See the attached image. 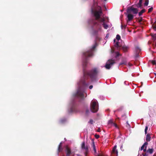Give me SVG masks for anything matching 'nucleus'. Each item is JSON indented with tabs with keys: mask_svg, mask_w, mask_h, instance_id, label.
Instances as JSON below:
<instances>
[{
	"mask_svg": "<svg viewBox=\"0 0 156 156\" xmlns=\"http://www.w3.org/2000/svg\"><path fill=\"white\" fill-rule=\"evenodd\" d=\"M113 122L112 120L110 119V120L108 122V123L109 124H112V125L113 123Z\"/></svg>",
	"mask_w": 156,
	"mask_h": 156,
	"instance_id": "obj_32",
	"label": "nucleus"
},
{
	"mask_svg": "<svg viewBox=\"0 0 156 156\" xmlns=\"http://www.w3.org/2000/svg\"><path fill=\"white\" fill-rule=\"evenodd\" d=\"M153 10V7H151L148 9V12L150 13L152 12Z\"/></svg>",
	"mask_w": 156,
	"mask_h": 156,
	"instance_id": "obj_27",
	"label": "nucleus"
},
{
	"mask_svg": "<svg viewBox=\"0 0 156 156\" xmlns=\"http://www.w3.org/2000/svg\"><path fill=\"white\" fill-rule=\"evenodd\" d=\"M143 0H140L139 3L136 5H135L138 8H141L142 6V3Z\"/></svg>",
	"mask_w": 156,
	"mask_h": 156,
	"instance_id": "obj_10",
	"label": "nucleus"
},
{
	"mask_svg": "<svg viewBox=\"0 0 156 156\" xmlns=\"http://www.w3.org/2000/svg\"><path fill=\"white\" fill-rule=\"evenodd\" d=\"M151 63L153 65H156V62L155 60H152L151 61Z\"/></svg>",
	"mask_w": 156,
	"mask_h": 156,
	"instance_id": "obj_33",
	"label": "nucleus"
},
{
	"mask_svg": "<svg viewBox=\"0 0 156 156\" xmlns=\"http://www.w3.org/2000/svg\"><path fill=\"white\" fill-rule=\"evenodd\" d=\"M146 140L147 141H149L151 140V136L149 134H147L146 135Z\"/></svg>",
	"mask_w": 156,
	"mask_h": 156,
	"instance_id": "obj_15",
	"label": "nucleus"
},
{
	"mask_svg": "<svg viewBox=\"0 0 156 156\" xmlns=\"http://www.w3.org/2000/svg\"><path fill=\"white\" fill-rule=\"evenodd\" d=\"M120 36L119 35L117 34L116 36V39L118 40H119L120 39Z\"/></svg>",
	"mask_w": 156,
	"mask_h": 156,
	"instance_id": "obj_26",
	"label": "nucleus"
},
{
	"mask_svg": "<svg viewBox=\"0 0 156 156\" xmlns=\"http://www.w3.org/2000/svg\"><path fill=\"white\" fill-rule=\"evenodd\" d=\"M116 57H117L119 55V54L118 52H117L116 53Z\"/></svg>",
	"mask_w": 156,
	"mask_h": 156,
	"instance_id": "obj_37",
	"label": "nucleus"
},
{
	"mask_svg": "<svg viewBox=\"0 0 156 156\" xmlns=\"http://www.w3.org/2000/svg\"><path fill=\"white\" fill-rule=\"evenodd\" d=\"M105 1H107V0H104Z\"/></svg>",
	"mask_w": 156,
	"mask_h": 156,
	"instance_id": "obj_48",
	"label": "nucleus"
},
{
	"mask_svg": "<svg viewBox=\"0 0 156 156\" xmlns=\"http://www.w3.org/2000/svg\"><path fill=\"white\" fill-rule=\"evenodd\" d=\"M81 148L82 149H85L86 150V152H87L88 151V147L87 146H85V143L84 142L82 143L81 145Z\"/></svg>",
	"mask_w": 156,
	"mask_h": 156,
	"instance_id": "obj_9",
	"label": "nucleus"
},
{
	"mask_svg": "<svg viewBox=\"0 0 156 156\" xmlns=\"http://www.w3.org/2000/svg\"><path fill=\"white\" fill-rule=\"evenodd\" d=\"M62 147L61 143H60L58 146V151L59 152H60L62 150Z\"/></svg>",
	"mask_w": 156,
	"mask_h": 156,
	"instance_id": "obj_18",
	"label": "nucleus"
},
{
	"mask_svg": "<svg viewBox=\"0 0 156 156\" xmlns=\"http://www.w3.org/2000/svg\"><path fill=\"white\" fill-rule=\"evenodd\" d=\"M148 129V126H147L145 127V134L147 133V131Z\"/></svg>",
	"mask_w": 156,
	"mask_h": 156,
	"instance_id": "obj_29",
	"label": "nucleus"
},
{
	"mask_svg": "<svg viewBox=\"0 0 156 156\" xmlns=\"http://www.w3.org/2000/svg\"><path fill=\"white\" fill-rule=\"evenodd\" d=\"M102 25L105 29H107L108 28V26L106 24L105 22H104V23H103Z\"/></svg>",
	"mask_w": 156,
	"mask_h": 156,
	"instance_id": "obj_19",
	"label": "nucleus"
},
{
	"mask_svg": "<svg viewBox=\"0 0 156 156\" xmlns=\"http://www.w3.org/2000/svg\"><path fill=\"white\" fill-rule=\"evenodd\" d=\"M116 146H115L113 148V149H116Z\"/></svg>",
	"mask_w": 156,
	"mask_h": 156,
	"instance_id": "obj_44",
	"label": "nucleus"
},
{
	"mask_svg": "<svg viewBox=\"0 0 156 156\" xmlns=\"http://www.w3.org/2000/svg\"><path fill=\"white\" fill-rule=\"evenodd\" d=\"M90 109L91 112L96 113L98 110V105L97 101H92L90 104Z\"/></svg>",
	"mask_w": 156,
	"mask_h": 156,
	"instance_id": "obj_4",
	"label": "nucleus"
},
{
	"mask_svg": "<svg viewBox=\"0 0 156 156\" xmlns=\"http://www.w3.org/2000/svg\"><path fill=\"white\" fill-rule=\"evenodd\" d=\"M114 42H115V39H114Z\"/></svg>",
	"mask_w": 156,
	"mask_h": 156,
	"instance_id": "obj_46",
	"label": "nucleus"
},
{
	"mask_svg": "<svg viewBox=\"0 0 156 156\" xmlns=\"http://www.w3.org/2000/svg\"><path fill=\"white\" fill-rule=\"evenodd\" d=\"M135 50L137 53H139L141 51V49L138 46L136 47Z\"/></svg>",
	"mask_w": 156,
	"mask_h": 156,
	"instance_id": "obj_21",
	"label": "nucleus"
},
{
	"mask_svg": "<svg viewBox=\"0 0 156 156\" xmlns=\"http://www.w3.org/2000/svg\"><path fill=\"white\" fill-rule=\"evenodd\" d=\"M135 5H133L129 7L127 10V13H131L132 12L134 14H136L137 13L138 9L137 8H134L133 6Z\"/></svg>",
	"mask_w": 156,
	"mask_h": 156,
	"instance_id": "obj_5",
	"label": "nucleus"
},
{
	"mask_svg": "<svg viewBox=\"0 0 156 156\" xmlns=\"http://www.w3.org/2000/svg\"><path fill=\"white\" fill-rule=\"evenodd\" d=\"M145 12V9H143L139 13V16H140L142 15V14L144 12Z\"/></svg>",
	"mask_w": 156,
	"mask_h": 156,
	"instance_id": "obj_20",
	"label": "nucleus"
},
{
	"mask_svg": "<svg viewBox=\"0 0 156 156\" xmlns=\"http://www.w3.org/2000/svg\"><path fill=\"white\" fill-rule=\"evenodd\" d=\"M92 146L93 148V150H94V152L95 153H96V150L95 148V144H94V141L93 140H92Z\"/></svg>",
	"mask_w": 156,
	"mask_h": 156,
	"instance_id": "obj_14",
	"label": "nucleus"
},
{
	"mask_svg": "<svg viewBox=\"0 0 156 156\" xmlns=\"http://www.w3.org/2000/svg\"><path fill=\"white\" fill-rule=\"evenodd\" d=\"M148 144V143L147 142H146L144 143V144H143V145L141 147L140 150L141 151L143 150L145 147Z\"/></svg>",
	"mask_w": 156,
	"mask_h": 156,
	"instance_id": "obj_16",
	"label": "nucleus"
},
{
	"mask_svg": "<svg viewBox=\"0 0 156 156\" xmlns=\"http://www.w3.org/2000/svg\"><path fill=\"white\" fill-rule=\"evenodd\" d=\"M66 152L67 156H69L71 153L70 149L68 147H66Z\"/></svg>",
	"mask_w": 156,
	"mask_h": 156,
	"instance_id": "obj_8",
	"label": "nucleus"
},
{
	"mask_svg": "<svg viewBox=\"0 0 156 156\" xmlns=\"http://www.w3.org/2000/svg\"><path fill=\"white\" fill-rule=\"evenodd\" d=\"M139 56L138 54H137L136 55V57H138Z\"/></svg>",
	"mask_w": 156,
	"mask_h": 156,
	"instance_id": "obj_45",
	"label": "nucleus"
},
{
	"mask_svg": "<svg viewBox=\"0 0 156 156\" xmlns=\"http://www.w3.org/2000/svg\"><path fill=\"white\" fill-rule=\"evenodd\" d=\"M143 156H147V155L146 153H143Z\"/></svg>",
	"mask_w": 156,
	"mask_h": 156,
	"instance_id": "obj_40",
	"label": "nucleus"
},
{
	"mask_svg": "<svg viewBox=\"0 0 156 156\" xmlns=\"http://www.w3.org/2000/svg\"><path fill=\"white\" fill-rule=\"evenodd\" d=\"M89 123H90L91 124H92L93 123V121L92 119H91L90 121L88 122Z\"/></svg>",
	"mask_w": 156,
	"mask_h": 156,
	"instance_id": "obj_35",
	"label": "nucleus"
},
{
	"mask_svg": "<svg viewBox=\"0 0 156 156\" xmlns=\"http://www.w3.org/2000/svg\"><path fill=\"white\" fill-rule=\"evenodd\" d=\"M126 127L128 128H129L130 127V126L129 124L128 121L126 122Z\"/></svg>",
	"mask_w": 156,
	"mask_h": 156,
	"instance_id": "obj_31",
	"label": "nucleus"
},
{
	"mask_svg": "<svg viewBox=\"0 0 156 156\" xmlns=\"http://www.w3.org/2000/svg\"><path fill=\"white\" fill-rule=\"evenodd\" d=\"M93 86L92 85H90L89 86V88L90 89H92V88H93Z\"/></svg>",
	"mask_w": 156,
	"mask_h": 156,
	"instance_id": "obj_41",
	"label": "nucleus"
},
{
	"mask_svg": "<svg viewBox=\"0 0 156 156\" xmlns=\"http://www.w3.org/2000/svg\"><path fill=\"white\" fill-rule=\"evenodd\" d=\"M99 21L101 22H103V23H104V22H105V20L104 18H101L99 20Z\"/></svg>",
	"mask_w": 156,
	"mask_h": 156,
	"instance_id": "obj_28",
	"label": "nucleus"
},
{
	"mask_svg": "<svg viewBox=\"0 0 156 156\" xmlns=\"http://www.w3.org/2000/svg\"><path fill=\"white\" fill-rule=\"evenodd\" d=\"M154 74H155V75L156 76V73H154Z\"/></svg>",
	"mask_w": 156,
	"mask_h": 156,
	"instance_id": "obj_47",
	"label": "nucleus"
},
{
	"mask_svg": "<svg viewBox=\"0 0 156 156\" xmlns=\"http://www.w3.org/2000/svg\"><path fill=\"white\" fill-rule=\"evenodd\" d=\"M119 42H117L115 45V46L116 48V49L118 50H119L120 49V46L119 45Z\"/></svg>",
	"mask_w": 156,
	"mask_h": 156,
	"instance_id": "obj_11",
	"label": "nucleus"
},
{
	"mask_svg": "<svg viewBox=\"0 0 156 156\" xmlns=\"http://www.w3.org/2000/svg\"><path fill=\"white\" fill-rule=\"evenodd\" d=\"M71 112H77V109L75 106L73 105L70 109Z\"/></svg>",
	"mask_w": 156,
	"mask_h": 156,
	"instance_id": "obj_12",
	"label": "nucleus"
},
{
	"mask_svg": "<svg viewBox=\"0 0 156 156\" xmlns=\"http://www.w3.org/2000/svg\"><path fill=\"white\" fill-rule=\"evenodd\" d=\"M112 152L113 153L116 154V156H118V152L117 150L116 149H113Z\"/></svg>",
	"mask_w": 156,
	"mask_h": 156,
	"instance_id": "obj_22",
	"label": "nucleus"
},
{
	"mask_svg": "<svg viewBox=\"0 0 156 156\" xmlns=\"http://www.w3.org/2000/svg\"><path fill=\"white\" fill-rule=\"evenodd\" d=\"M153 149L152 148V149L149 148L147 151V153H148L150 154H152L153 153Z\"/></svg>",
	"mask_w": 156,
	"mask_h": 156,
	"instance_id": "obj_17",
	"label": "nucleus"
},
{
	"mask_svg": "<svg viewBox=\"0 0 156 156\" xmlns=\"http://www.w3.org/2000/svg\"><path fill=\"white\" fill-rule=\"evenodd\" d=\"M142 21V18L139 20V22H141Z\"/></svg>",
	"mask_w": 156,
	"mask_h": 156,
	"instance_id": "obj_42",
	"label": "nucleus"
},
{
	"mask_svg": "<svg viewBox=\"0 0 156 156\" xmlns=\"http://www.w3.org/2000/svg\"><path fill=\"white\" fill-rule=\"evenodd\" d=\"M90 113V112L89 109H87L86 111V115L87 116H88Z\"/></svg>",
	"mask_w": 156,
	"mask_h": 156,
	"instance_id": "obj_25",
	"label": "nucleus"
},
{
	"mask_svg": "<svg viewBox=\"0 0 156 156\" xmlns=\"http://www.w3.org/2000/svg\"><path fill=\"white\" fill-rule=\"evenodd\" d=\"M83 78L78 83L79 88L76 93V96L79 98H84L85 89L88 84L86 80L90 77L92 81L97 76L98 71L97 68H94L90 71H86L83 69Z\"/></svg>",
	"mask_w": 156,
	"mask_h": 156,
	"instance_id": "obj_1",
	"label": "nucleus"
},
{
	"mask_svg": "<svg viewBox=\"0 0 156 156\" xmlns=\"http://www.w3.org/2000/svg\"><path fill=\"white\" fill-rule=\"evenodd\" d=\"M95 137L97 139H98L99 137V135L95 134Z\"/></svg>",
	"mask_w": 156,
	"mask_h": 156,
	"instance_id": "obj_36",
	"label": "nucleus"
},
{
	"mask_svg": "<svg viewBox=\"0 0 156 156\" xmlns=\"http://www.w3.org/2000/svg\"><path fill=\"white\" fill-rule=\"evenodd\" d=\"M97 5V3L95 0H93V7L91 8V12L94 14V16L95 17V20H93L91 22L92 23L94 26H98L99 23L96 20H98L100 18V16L102 13V12L101 7L97 6V8H95L94 7Z\"/></svg>",
	"mask_w": 156,
	"mask_h": 156,
	"instance_id": "obj_2",
	"label": "nucleus"
},
{
	"mask_svg": "<svg viewBox=\"0 0 156 156\" xmlns=\"http://www.w3.org/2000/svg\"><path fill=\"white\" fill-rule=\"evenodd\" d=\"M97 46L96 43L93 45L91 49L83 53V58L84 59L83 66H86L87 65L88 57H91L93 55V51Z\"/></svg>",
	"mask_w": 156,
	"mask_h": 156,
	"instance_id": "obj_3",
	"label": "nucleus"
},
{
	"mask_svg": "<svg viewBox=\"0 0 156 156\" xmlns=\"http://www.w3.org/2000/svg\"><path fill=\"white\" fill-rule=\"evenodd\" d=\"M128 65H129V66H132V64L131 63H128Z\"/></svg>",
	"mask_w": 156,
	"mask_h": 156,
	"instance_id": "obj_43",
	"label": "nucleus"
},
{
	"mask_svg": "<svg viewBox=\"0 0 156 156\" xmlns=\"http://www.w3.org/2000/svg\"><path fill=\"white\" fill-rule=\"evenodd\" d=\"M127 18L128 19L127 20V22L128 23L129 21H130L132 20L134 17L133 15L131 14L130 13H127Z\"/></svg>",
	"mask_w": 156,
	"mask_h": 156,
	"instance_id": "obj_7",
	"label": "nucleus"
},
{
	"mask_svg": "<svg viewBox=\"0 0 156 156\" xmlns=\"http://www.w3.org/2000/svg\"><path fill=\"white\" fill-rule=\"evenodd\" d=\"M149 3V0H145V2L144 3V5L145 6H147Z\"/></svg>",
	"mask_w": 156,
	"mask_h": 156,
	"instance_id": "obj_24",
	"label": "nucleus"
},
{
	"mask_svg": "<svg viewBox=\"0 0 156 156\" xmlns=\"http://www.w3.org/2000/svg\"><path fill=\"white\" fill-rule=\"evenodd\" d=\"M122 49L124 52H126L127 51L128 47L125 45H124L122 47Z\"/></svg>",
	"mask_w": 156,
	"mask_h": 156,
	"instance_id": "obj_13",
	"label": "nucleus"
},
{
	"mask_svg": "<svg viewBox=\"0 0 156 156\" xmlns=\"http://www.w3.org/2000/svg\"><path fill=\"white\" fill-rule=\"evenodd\" d=\"M126 25H122L121 26V28L122 29H123V28H124V29H125L126 27Z\"/></svg>",
	"mask_w": 156,
	"mask_h": 156,
	"instance_id": "obj_30",
	"label": "nucleus"
},
{
	"mask_svg": "<svg viewBox=\"0 0 156 156\" xmlns=\"http://www.w3.org/2000/svg\"><path fill=\"white\" fill-rule=\"evenodd\" d=\"M109 63L106 64L105 66V67L107 69H109L111 66L114 63H115V61L113 59H110L108 60Z\"/></svg>",
	"mask_w": 156,
	"mask_h": 156,
	"instance_id": "obj_6",
	"label": "nucleus"
},
{
	"mask_svg": "<svg viewBox=\"0 0 156 156\" xmlns=\"http://www.w3.org/2000/svg\"><path fill=\"white\" fill-rule=\"evenodd\" d=\"M112 125H113V126H115L116 128L118 127L117 125L115 123L113 122Z\"/></svg>",
	"mask_w": 156,
	"mask_h": 156,
	"instance_id": "obj_34",
	"label": "nucleus"
},
{
	"mask_svg": "<svg viewBox=\"0 0 156 156\" xmlns=\"http://www.w3.org/2000/svg\"><path fill=\"white\" fill-rule=\"evenodd\" d=\"M153 28L154 29V30L156 31V21L154 23V24L152 25Z\"/></svg>",
	"mask_w": 156,
	"mask_h": 156,
	"instance_id": "obj_23",
	"label": "nucleus"
},
{
	"mask_svg": "<svg viewBox=\"0 0 156 156\" xmlns=\"http://www.w3.org/2000/svg\"><path fill=\"white\" fill-rule=\"evenodd\" d=\"M146 148H147V146H146L145 147V149H144L143 150V151L144 152H145L146 151H147V150H146Z\"/></svg>",
	"mask_w": 156,
	"mask_h": 156,
	"instance_id": "obj_38",
	"label": "nucleus"
},
{
	"mask_svg": "<svg viewBox=\"0 0 156 156\" xmlns=\"http://www.w3.org/2000/svg\"><path fill=\"white\" fill-rule=\"evenodd\" d=\"M101 131L100 128H98L97 129V131L100 132H101Z\"/></svg>",
	"mask_w": 156,
	"mask_h": 156,
	"instance_id": "obj_39",
	"label": "nucleus"
}]
</instances>
